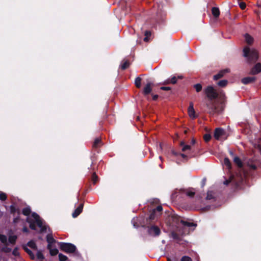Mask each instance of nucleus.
Instances as JSON below:
<instances>
[{
    "label": "nucleus",
    "mask_w": 261,
    "mask_h": 261,
    "mask_svg": "<svg viewBox=\"0 0 261 261\" xmlns=\"http://www.w3.org/2000/svg\"><path fill=\"white\" fill-rule=\"evenodd\" d=\"M160 89L163 90H170L171 88L169 87H161Z\"/></svg>",
    "instance_id": "nucleus-46"
},
{
    "label": "nucleus",
    "mask_w": 261,
    "mask_h": 261,
    "mask_svg": "<svg viewBox=\"0 0 261 261\" xmlns=\"http://www.w3.org/2000/svg\"><path fill=\"white\" fill-rule=\"evenodd\" d=\"M213 198V197L212 196V192H210V191H208L207 192V196H206V199H211Z\"/></svg>",
    "instance_id": "nucleus-42"
},
{
    "label": "nucleus",
    "mask_w": 261,
    "mask_h": 261,
    "mask_svg": "<svg viewBox=\"0 0 261 261\" xmlns=\"http://www.w3.org/2000/svg\"><path fill=\"white\" fill-rule=\"evenodd\" d=\"M23 249L26 252L30 255L32 259H34L35 256L34 254L32 252V251L29 249L27 246H23Z\"/></svg>",
    "instance_id": "nucleus-20"
},
{
    "label": "nucleus",
    "mask_w": 261,
    "mask_h": 261,
    "mask_svg": "<svg viewBox=\"0 0 261 261\" xmlns=\"http://www.w3.org/2000/svg\"><path fill=\"white\" fill-rule=\"evenodd\" d=\"M173 222L177 225V227H179L180 225L183 227H192L195 226L196 225L193 223L188 222L182 220L181 218L177 216H174L172 217Z\"/></svg>",
    "instance_id": "nucleus-6"
},
{
    "label": "nucleus",
    "mask_w": 261,
    "mask_h": 261,
    "mask_svg": "<svg viewBox=\"0 0 261 261\" xmlns=\"http://www.w3.org/2000/svg\"><path fill=\"white\" fill-rule=\"evenodd\" d=\"M160 160H162V157L160 156Z\"/></svg>",
    "instance_id": "nucleus-58"
},
{
    "label": "nucleus",
    "mask_w": 261,
    "mask_h": 261,
    "mask_svg": "<svg viewBox=\"0 0 261 261\" xmlns=\"http://www.w3.org/2000/svg\"><path fill=\"white\" fill-rule=\"evenodd\" d=\"M129 65V63L127 61H123L121 64L120 67L122 69H126Z\"/></svg>",
    "instance_id": "nucleus-25"
},
{
    "label": "nucleus",
    "mask_w": 261,
    "mask_h": 261,
    "mask_svg": "<svg viewBox=\"0 0 261 261\" xmlns=\"http://www.w3.org/2000/svg\"><path fill=\"white\" fill-rule=\"evenodd\" d=\"M205 180H206V179H205V178H203V179H202V186H204V185H205Z\"/></svg>",
    "instance_id": "nucleus-51"
},
{
    "label": "nucleus",
    "mask_w": 261,
    "mask_h": 261,
    "mask_svg": "<svg viewBox=\"0 0 261 261\" xmlns=\"http://www.w3.org/2000/svg\"><path fill=\"white\" fill-rule=\"evenodd\" d=\"M255 77H244L242 80V82L244 84H248L254 82Z\"/></svg>",
    "instance_id": "nucleus-16"
},
{
    "label": "nucleus",
    "mask_w": 261,
    "mask_h": 261,
    "mask_svg": "<svg viewBox=\"0 0 261 261\" xmlns=\"http://www.w3.org/2000/svg\"><path fill=\"white\" fill-rule=\"evenodd\" d=\"M228 81L226 80H223L219 81L218 83V85L221 87H224L227 85Z\"/></svg>",
    "instance_id": "nucleus-28"
},
{
    "label": "nucleus",
    "mask_w": 261,
    "mask_h": 261,
    "mask_svg": "<svg viewBox=\"0 0 261 261\" xmlns=\"http://www.w3.org/2000/svg\"><path fill=\"white\" fill-rule=\"evenodd\" d=\"M27 221L30 224V227L33 230H36V224L40 228L41 232L46 231L47 226L45 225L39 216L36 213H33L31 217L27 218Z\"/></svg>",
    "instance_id": "nucleus-2"
},
{
    "label": "nucleus",
    "mask_w": 261,
    "mask_h": 261,
    "mask_svg": "<svg viewBox=\"0 0 261 261\" xmlns=\"http://www.w3.org/2000/svg\"><path fill=\"white\" fill-rule=\"evenodd\" d=\"M10 210H11V213H14L15 212V208L13 205H11Z\"/></svg>",
    "instance_id": "nucleus-48"
},
{
    "label": "nucleus",
    "mask_w": 261,
    "mask_h": 261,
    "mask_svg": "<svg viewBox=\"0 0 261 261\" xmlns=\"http://www.w3.org/2000/svg\"><path fill=\"white\" fill-rule=\"evenodd\" d=\"M59 259L60 261H66L67 260L68 258L66 255H65L62 253H59Z\"/></svg>",
    "instance_id": "nucleus-31"
},
{
    "label": "nucleus",
    "mask_w": 261,
    "mask_h": 261,
    "mask_svg": "<svg viewBox=\"0 0 261 261\" xmlns=\"http://www.w3.org/2000/svg\"><path fill=\"white\" fill-rule=\"evenodd\" d=\"M84 204L81 203L80 205L75 210L72 215L73 218L77 217L82 212Z\"/></svg>",
    "instance_id": "nucleus-14"
},
{
    "label": "nucleus",
    "mask_w": 261,
    "mask_h": 261,
    "mask_svg": "<svg viewBox=\"0 0 261 261\" xmlns=\"http://www.w3.org/2000/svg\"><path fill=\"white\" fill-rule=\"evenodd\" d=\"M27 245L30 247L31 248L33 249H34V250H37V246L36 245V243H35L34 241H29L28 244H27Z\"/></svg>",
    "instance_id": "nucleus-23"
},
{
    "label": "nucleus",
    "mask_w": 261,
    "mask_h": 261,
    "mask_svg": "<svg viewBox=\"0 0 261 261\" xmlns=\"http://www.w3.org/2000/svg\"><path fill=\"white\" fill-rule=\"evenodd\" d=\"M192 144H194V143H195V140H192Z\"/></svg>",
    "instance_id": "nucleus-55"
},
{
    "label": "nucleus",
    "mask_w": 261,
    "mask_h": 261,
    "mask_svg": "<svg viewBox=\"0 0 261 261\" xmlns=\"http://www.w3.org/2000/svg\"><path fill=\"white\" fill-rule=\"evenodd\" d=\"M225 134V131L224 129L217 128L215 129L214 132V137L217 140L221 139V137Z\"/></svg>",
    "instance_id": "nucleus-9"
},
{
    "label": "nucleus",
    "mask_w": 261,
    "mask_h": 261,
    "mask_svg": "<svg viewBox=\"0 0 261 261\" xmlns=\"http://www.w3.org/2000/svg\"><path fill=\"white\" fill-rule=\"evenodd\" d=\"M172 236L173 238H174V239L177 238V235L176 234V233H175L174 232L172 233Z\"/></svg>",
    "instance_id": "nucleus-49"
},
{
    "label": "nucleus",
    "mask_w": 261,
    "mask_h": 261,
    "mask_svg": "<svg viewBox=\"0 0 261 261\" xmlns=\"http://www.w3.org/2000/svg\"><path fill=\"white\" fill-rule=\"evenodd\" d=\"M186 193L188 196H189L190 197H192L194 195L195 192L193 191V189H189L186 191Z\"/></svg>",
    "instance_id": "nucleus-30"
},
{
    "label": "nucleus",
    "mask_w": 261,
    "mask_h": 261,
    "mask_svg": "<svg viewBox=\"0 0 261 261\" xmlns=\"http://www.w3.org/2000/svg\"><path fill=\"white\" fill-rule=\"evenodd\" d=\"M196 92H199L202 90V85L200 84H196L194 85Z\"/></svg>",
    "instance_id": "nucleus-32"
},
{
    "label": "nucleus",
    "mask_w": 261,
    "mask_h": 261,
    "mask_svg": "<svg viewBox=\"0 0 261 261\" xmlns=\"http://www.w3.org/2000/svg\"><path fill=\"white\" fill-rule=\"evenodd\" d=\"M145 38H144V41H148L149 40V36H151V32L150 31H146L145 33Z\"/></svg>",
    "instance_id": "nucleus-34"
},
{
    "label": "nucleus",
    "mask_w": 261,
    "mask_h": 261,
    "mask_svg": "<svg viewBox=\"0 0 261 261\" xmlns=\"http://www.w3.org/2000/svg\"><path fill=\"white\" fill-rule=\"evenodd\" d=\"M234 163L238 165V167H241L243 166V164L240 159L238 156H235L233 159Z\"/></svg>",
    "instance_id": "nucleus-21"
},
{
    "label": "nucleus",
    "mask_w": 261,
    "mask_h": 261,
    "mask_svg": "<svg viewBox=\"0 0 261 261\" xmlns=\"http://www.w3.org/2000/svg\"><path fill=\"white\" fill-rule=\"evenodd\" d=\"M13 223L15 225V228L14 231H17L18 230L17 225H20L21 226H23L22 231L24 232H29V230L27 228V227L24 226L25 222L23 220L20 219L19 217L15 218L13 219Z\"/></svg>",
    "instance_id": "nucleus-7"
},
{
    "label": "nucleus",
    "mask_w": 261,
    "mask_h": 261,
    "mask_svg": "<svg viewBox=\"0 0 261 261\" xmlns=\"http://www.w3.org/2000/svg\"><path fill=\"white\" fill-rule=\"evenodd\" d=\"M135 84L137 88H140L141 86V79L140 77H137L136 78Z\"/></svg>",
    "instance_id": "nucleus-26"
},
{
    "label": "nucleus",
    "mask_w": 261,
    "mask_h": 261,
    "mask_svg": "<svg viewBox=\"0 0 261 261\" xmlns=\"http://www.w3.org/2000/svg\"><path fill=\"white\" fill-rule=\"evenodd\" d=\"M163 210V207L161 205L158 206L156 208L153 210V212L155 213L156 212H161Z\"/></svg>",
    "instance_id": "nucleus-40"
},
{
    "label": "nucleus",
    "mask_w": 261,
    "mask_h": 261,
    "mask_svg": "<svg viewBox=\"0 0 261 261\" xmlns=\"http://www.w3.org/2000/svg\"><path fill=\"white\" fill-rule=\"evenodd\" d=\"M7 198V196L5 193L1 192L0 193V199L2 201L6 200Z\"/></svg>",
    "instance_id": "nucleus-39"
},
{
    "label": "nucleus",
    "mask_w": 261,
    "mask_h": 261,
    "mask_svg": "<svg viewBox=\"0 0 261 261\" xmlns=\"http://www.w3.org/2000/svg\"><path fill=\"white\" fill-rule=\"evenodd\" d=\"M148 233L153 237L159 236L161 233L160 228L156 226H151L148 229Z\"/></svg>",
    "instance_id": "nucleus-8"
},
{
    "label": "nucleus",
    "mask_w": 261,
    "mask_h": 261,
    "mask_svg": "<svg viewBox=\"0 0 261 261\" xmlns=\"http://www.w3.org/2000/svg\"><path fill=\"white\" fill-rule=\"evenodd\" d=\"M171 83L172 84H175L177 81V77L175 76L171 77L170 79Z\"/></svg>",
    "instance_id": "nucleus-41"
},
{
    "label": "nucleus",
    "mask_w": 261,
    "mask_h": 261,
    "mask_svg": "<svg viewBox=\"0 0 261 261\" xmlns=\"http://www.w3.org/2000/svg\"><path fill=\"white\" fill-rule=\"evenodd\" d=\"M174 260V261H177V260L175 258Z\"/></svg>",
    "instance_id": "nucleus-57"
},
{
    "label": "nucleus",
    "mask_w": 261,
    "mask_h": 261,
    "mask_svg": "<svg viewBox=\"0 0 261 261\" xmlns=\"http://www.w3.org/2000/svg\"><path fill=\"white\" fill-rule=\"evenodd\" d=\"M204 93L207 97L210 99V101H212L218 97V93L212 86H207L204 89Z\"/></svg>",
    "instance_id": "nucleus-5"
},
{
    "label": "nucleus",
    "mask_w": 261,
    "mask_h": 261,
    "mask_svg": "<svg viewBox=\"0 0 261 261\" xmlns=\"http://www.w3.org/2000/svg\"><path fill=\"white\" fill-rule=\"evenodd\" d=\"M181 261H192V259L188 256H184L181 258Z\"/></svg>",
    "instance_id": "nucleus-37"
},
{
    "label": "nucleus",
    "mask_w": 261,
    "mask_h": 261,
    "mask_svg": "<svg viewBox=\"0 0 261 261\" xmlns=\"http://www.w3.org/2000/svg\"><path fill=\"white\" fill-rule=\"evenodd\" d=\"M58 244L60 249L66 253H73L76 251V246L72 244L63 242H58Z\"/></svg>",
    "instance_id": "nucleus-4"
},
{
    "label": "nucleus",
    "mask_w": 261,
    "mask_h": 261,
    "mask_svg": "<svg viewBox=\"0 0 261 261\" xmlns=\"http://www.w3.org/2000/svg\"><path fill=\"white\" fill-rule=\"evenodd\" d=\"M171 83V81H170V79H168L166 80H165L163 83L162 84H164V85H166V84H169Z\"/></svg>",
    "instance_id": "nucleus-45"
},
{
    "label": "nucleus",
    "mask_w": 261,
    "mask_h": 261,
    "mask_svg": "<svg viewBox=\"0 0 261 261\" xmlns=\"http://www.w3.org/2000/svg\"><path fill=\"white\" fill-rule=\"evenodd\" d=\"M49 250V253L51 255H56L58 253V250L56 248H53L52 246L50 248H47Z\"/></svg>",
    "instance_id": "nucleus-18"
},
{
    "label": "nucleus",
    "mask_w": 261,
    "mask_h": 261,
    "mask_svg": "<svg viewBox=\"0 0 261 261\" xmlns=\"http://www.w3.org/2000/svg\"><path fill=\"white\" fill-rule=\"evenodd\" d=\"M100 142L101 140L100 139L96 138L93 143V146L94 147H97L99 146V144L100 143Z\"/></svg>",
    "instance_id": "nucleus-33"
},
{
    "label": "nucleus",
    "mask_w": 261,
    "mask_h": 261,
    "mask_svg": "<svg viewBox=\"0 0 261 261\" xmlns=\"http://www.w3.org/2000/svg\"><path fill=\"white\" fill-rule=\"evenodd\" d=\"M159 148H160V149H161V150L162 149V145L161 144L159 145Z\"/></svg>",
    "instance_id": "nucleus-53"
},
{
    "label": "nucleus",
    "mask_w": 261,
    "mask_h": 261,
    "mask_svg": "<svg viewBox=\"0 0 261 261\" xmlns=\"http://www.w3.org/2000/svg\"><path fill=\"white\" fill-rule=\"evenodd\" d=\"M245 39L247 43L251 44L253 42V38L248 34L245 35Z\"/></svg>",
    "instance_id": "nucleus-24"
},
{
    "label": "nucleus",
    "mask_w": 261,
    "mask_h": 261,
    "mask_svg": "<svg viewBox=\"0 0 261 261\" xmlns=\"http://www.w3.org/2000/svg\"><path fill=\"white\" fill-rule=\"evenodd\" d=\"M218 97H219V99L221 100L220 104L212 101H209L206 103L207 112L212 115L221 114L224 110L225 94L222 91L218 92Z\"/></svg>",
    "instance_id": "nucleus-1"
},
{
    "label": "nucleus",
    "mask_w": 261,
    "mask_h": 261,
    "mask_svg": "<svg viewBox=\"0 0 261 261\" xmlns=\"http://www.w3.org/2000/svg\"><path fill=\"white\" fill-rule=\"evenodd\" d=\"M223 165L228 169H231V163L228 158H225L223 161Z\"/></svg>",
    "instance_id": "nucleus-22"
},
{
    "label": "nucleus",
    "mask_w": 261,
    "mask_h": 261,
    "mask_svg": "<svg viewBox=\"0 0 261 261\" xmlns=\"http://www.w3.org/2000/svg\"><path fill=\"white\" fill-rule=\"evenodd\" d=\"M158 96L157 95H154V96H153V100H155V99H157V98H158Z\"/></svg>",
    "instance_id": "nucleus-52"
},
{
    "label": "nucleus",
    "mask_w": 261,
    "mask_h": 261,
    "mask_svg": "<svg viewBox=\"0 0 261 261\" xmlns=\"http://www.w3.org/2000/svg\"><path fill=\"white\" fill-rule=\"evenodd\" d=\"M36 255L37 258L39 259H42L44 258V256L41 251H38Z\"/></svg>",
    "instance_id": "nucleus-35"
},
{
    "label": "nucleus",
    "mask_w": 261,
    "mask_h": 261,
    "mask_svg": "<svg viewBox=\"0 0 261 261\" xmlns=\"http://www.w3.org/2000/svg\"><path fill=\"white\" fill-rule=\"evenodd\" d=\"M212 12L213 15L215 17H218L220 15V11L218 8L213 7L212 9Z\"/></svg>",
    "instance_id": "nucleus-19"
},
{
    "label": "nucleus",
    "mask_w": 261,
    "mask_h": 261,
    "mask_svg": "<svg viewBox=\"0 0 261 261\" xmlns=\"http://www.w3.org/2000/svg\"><path fill=\"white\" fill-rule=\"evenodd\" d=\"M180 145L182 147L181 150L184 152L187 151L188 150H190L191 148V147L190 145H186L183 141L180 142Z\"/></svg>",
    "instance_id": "nucleus-17"
},
{
    "label": "nucleus",
    "mask_w": 261,
    "mask_h": 261,
    "mask_svg": "<svg viewBox=\"0 0 261 261\" xmlns=\"http://www.w3.org/2000/svg\"><path fill=\"white\" fill-rule=\"evenodd\" d=\"M239 6L240 7V8L242 9H244L246 7V4L244 2H241L240 4H239Z\"/></svg>",
    "instance_id": "nucleus-43"
},
{
    "label": "nucleus",
    "mask_w": 261,
    "mask_h": 261,
    "mask_svg": "<svg viewBox=\"0 0 261 261\" xmlns=\"http://www.w3.org/2000/svg\"><path fill=\"white\" fill-rule=\"evenodd\" d=\"M211 139V136L210 134H205L204 135V139L205 140V142H208Z\"/></svg>",
    "instance_id": "nucleus-36"
},
{
    "label": "nucleus",
    "mask_w": 261,
    "mask_h": 261,
    "mask_svg": "<svg viewBox=\"0 0 261 261\" xmlns=\"http://www.w3.org/2000/svg\"><path fill=\"white\" fill-rule=\"evenodd\" d=\"M12 254L16 257H19L20 255L19 252L18 251V248L16 247L14 248L12 251Z\"/></svg>",
    "instance_id": "nucleus-29"
},
{
    "label": "nucleus",
    "mask_w": 261,
    "mask_h": 261,
    "mask_svg": "<svg viewBox=\"0 0 261 261\" xmlns=\"http://www.w3.org/2000/svg\"><path fill=\"white\" fill-rule=\"evenodd\" d=\"M154 216H155V213L154 212L152 211V212L150 214V216H149V219L150 220H152L154 219Z\"/></svg>",
    "instance_id": "nucleus-44"
},
{
    "label": "nucleus",
    "mask_w": 261,
    "mask_h": 261,
    "mask_svg": "<svg viewBox=\"0 0 261 261\" xmlns=\"http://www.w3.org/2000/svg\"><path fill=\"white\" fill-rule=\"evenodd\" d=\"M168 261H171L170 258H168Z\"/></svg>",
    "instance_id": "nucleus-56"
},
{
    "label": "nucleus",
    "mask_w": 261,
    "mask_h": 261,
    "mask_svg": "<svg viewBox=\"0 0 261 261\" xmlns=\"http://www.w3.org/2000/svg\"><path fill=\"white\" fill-rule=\"evenodd\" d=\"M229 180H226L225 181H224V184L225 185H228L229 183Z\"/></svg>",
    "instance_id": "nucleus-50"
},
{
    "label": "nucleus",
    "mask_w": 261,
    "mask_h": 261,
    "mask_svg": "<svg viewBox=\"0 0 261 261\" xmlns=\"http://www.w3.org/2000/svg\"><path fill=\"white\" fill-rule=\"evenodd\" d=\"M172 152L175 155H178V154L177 153H176L175 152H174V151H173Z\"/></svg>",
    "instance_id": "nucleus-54"
},
{
    "label": "nucleus",
    "mask_w": 261,
    "mask_h": 261,
    "mask_svg": "<svg viewBox=\"0 0 261 261\" xmlns=\"http://www.w3.org/2000/svg\"><path fill=\"white\" fill-rule=\"evenodd\" d=\"M31 208L30 207H27L23 209L22 214L25 216H29L31 213Z\"/></svg>",
    "instance_id": "nucleus-27"
},
{
    "label": "nucleus",
    "mask_w": 261,
    "mask_h": 261,
    "mask_svg": "<svg viewBox=\"0 0 261 261\" xmlns=\"http://www.w3.org/2000/svg\"><path fill=\"white\" fill-rule=\"evenodd\" d=\"M92 180L94 184H95L97 181V176L95 173H93L92 175Z\"/></svg>",
    "instance_id": "nucleus-38"
},
{
    "label": "nucleus",
    "mask_w": 261,
    "mask_h": 261,
    "mask_svg": "<svg viewBox=\"0 0 261 261\" xmlns=\"http://www.w3.org/2000/svg\"><path fill=\"white\" fill-rule=\"evenodd\" d=\"M244 56L247 58L248 62H255L257 60L258 55L257 51L254 48H250L249 47H245L243 49Z\"/></svg>",
    "instance_id": "nucleus-3"
},
{
    "label": "nucleus",
    "mask_w": 261,
    "mask_h": 261,
    "mask_svg": "<svg viewBox=\"0 0 261 261\" xmlns=\"http://www.w3.org/2000/svg\"><path fill=\"white\" fill-rule=\"evenodd\" d=\"M261 72V64L257 63L251 69V73L252 74H256Z\"/></svg>",
    "instance_id": "nucleus-13"
},
{
    "label": "nucleus",
    "mask_w": 261,
    "mask_h": 261,
    "mask_svg": "<svg viewBox=\"0 0 261 261\" xmlns=\"http://www.w3.org/2000/svg\"><path fill=\"white\" fill-rule=\"evenodd\" d=\"M229 72V69H225L222 70L220 71L219 72V73H218L217 74H216L214 76V80H217L220 79L221 77H223L225 73H228Z\"/></svg>",
    "instance_id": "nucleus-12"
},
{
    "label": "nucleus",
    "mask_w": 261,
    "mask_h": 261,
    "mask_svg": "<svg viewBox=\"0 0 261 261\" xmlns=\"http://www.w3.org/2000/svg\"><path fill=\"white\" fill-rule=\"evenodd\" d=\"M153 86V83L151 82H148L143 88V94L145 95L149 94L152 90V87Z\"/></svg>",
    "instance_id": "nucleus-10"
},
{
    "label": "nucleus",
    "mask_w": 261,
    "mask_h": 261,
    "mask_svg": "<svg viewBox=\"0 0 261 261\" xmlns=\"http://www.w3.org/2000/svg\"><path fill=\"white\" fill-rule=\"evenodd\" d=\"M188 114L190 118L192 119H194L196 117L194 109L193 103L192 102L190 103V106L188 108Z\"/></svg>",
    "instance_id": "nucleus-11"
},
{
    "label": "nucleus",
    "mask_w": 261,
    "mask_h": 261,
    "mask_svg": "<svg viewBox=\"0 0 261 261\" xmlns=\"http://www.w3.org/2000/svg\"><path fill=\"white\" fill-rule=\"evenodd\" d=\"M46 241L48 243L47 248H50L52 245L56 243V241L53 238L51 234H48L46 236Z\"/></svg>",
    "instance_id": "nucleus-15"
},
{
    "label": "nucleus",
    "mask_w": 261,
    "mask_h": 261,
    "mask_svg": "<svg viewBox=\"0 0 261 261\" xmlns=\"http://www.w3.org/2000/svg\"><path fill=\"white\" fill-rule=\"evenodd\" d=\"M184 159H187V156L184 153L179 154Z\"/></svg>",
    "instance_id": "nucleus-47"
}]
</instances>
